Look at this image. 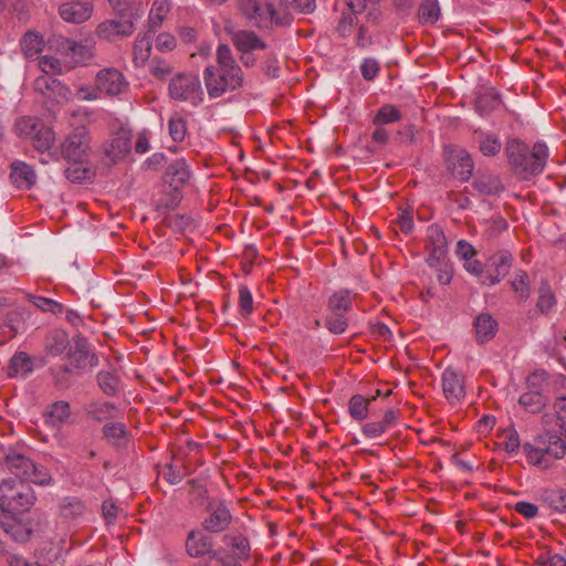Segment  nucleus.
Here are the masks:
<instances>
[{"mask_svg": "<svg viewBox=\"0 0 566 566\" xmlns=\"http://www.w3.org/2000/svg\"><path fill=\"white\" fill-rule=\"evenodd\" d=\"M387 430L381 421H371L363 426L361 433L368 439H376L386 433Z\"/></svg>", "mask_w": 566, "mask_h": 566, "instance_id": "57", "label": "nucleus"}, {"mask_svg": "<svg viewBox=\"0 0 566 566\" xmlns=\"http://www.w3.org/2000/svg\"><path fill=\"white\" fill-rule=\"evenodd\" d=\"M479 148L484 156H495L501 151L502 143L495 135L482 134Z\"/></svg>", "mask_w": 566, "mask_h": 566, "instance_id": "42", "label": "nucleus"}, {"mask_svg": "<svg viewBox=\"0 0 566 566\" xmlns=\"http://www.w3.org/2000/svg\"><path fill=\"white\" fill-rule=\"evenodd\" d=\"M502 446L510 454H515L520 449V437L515 430H507L503 433Z\"/></svg>", "mask_w": 566, "mask_h": 566, "instance_id": "54", "label": "nucleus"}, {"mask_svg": "<svg viewBox=\"0 0 566 566\" xmlns=\"http://www.w3.org/2000/svg\"><path fill=\"white\" fill-rule=\"evenodd\" d=\"M514 510L526 518H533L538 513V509L535 504L525 501L517 502Z\"/></svg>", "mask_w": 566, "mask_h": 566, "instance_id": "64", "label": "nucleus"}, {"mask_svg": "<svg viewBox=\"0 0 566 566\" xmlns=\"http://www.w3.org/2000/svg\"><path fill=\"white\" fill-rule=\"evenodd\" d=\"M71 416L70 405L66 401H57L51 405L48 412V421L53 426H60L69 420Z\"/></svg>", "mask_w": 566, "mask_h": 566, "instance_id": "39", "label": "nucleus"}, {"mask_svg": "<svg viewBox=\"0 0 566 566\" xmlns=\"http://www.w3.org/2000/svg\"><path fill=\"white\" fill-rule=\"evenodd\" d=\"M513 255L507 250H501L492 254L486 262V276H484L483 285H495L506 276L512 268Z\"/></svg>", "mask_w": 566, "mask_h": 566, "instance_id": "11", "label": "nucleus"}, {"mask_svg": "<svg viewBox=\"0 0 566 566\" xmlns=\"http://www.w3.org/2000/svg\"><path fill=\"white\" fill-rule=\"evenodd\" d=\"M231 521L232 514L226 503L212 500L207 505L201 526L210 533H221L229 527Z\"/></svg>", "mask_w": 566, "mask_h": 566, "instance_id": "9", "label": "nucleus"}, {"mask_svg": "<svg viewBox=\"0 0 566 566\" xmlns=\"http://www.w3.org/2000/svg\"><path fill=\"white\" fill-rule=\"evenodd\" d=\"M546 381L547 377L544 371H534L526 379L528 390H541L542 392L546 386Z\"/></svg>", "mask_w": 566, "mask_h": 566, "instance_id": "58", "label": "nucleus"}, {"mask_svg": "<svg viewBox=\"0 0 566 566\" xmlns=\"http://www.w3.org/2000/svg\"><path fill=\"white\" fill-rule=\"evenodd\" d=\"M371 400H375V397L367 399L361 395H354L348 401V412L352 419L359 422L366 420Z\"/></svg>", "mask_w": 566, "mask_h": 566, "instance_id": "26", "label": "nucleus"}, {"mask_svg": "<svg viewBox=\"0 0 566 566\" xmlns=\"http://www.w3.org/2000/svg\"><path fill=\"white\" fill-rule=\"evenodd\" d=\"M154 35V30L138 33L133 48L134 62L136 66H144L149 60Z\"/></svg>", "mask_w": 566, "mask_h": 566, "instance_id": "20", "label": "nucleus"}, {"mask_svg": "<svg viewBox=\"0 0 566 566\" xmlns=\"http://www.w3.org/2000/svg\"><path fill=\"white\" fill-rule=\"evenodd\" d=\"M349 9L348 12H343V15L337 24V31L342 36H348L352 34L354 27L357 24V14Z\"/></svg>", "mask_w": 566, "mask_h": 566, "instance_id": "49", "label": "nucleus"}, {"mask_svg": "<svg viewBox=\"0 0 566 566\" xmlns=\"http://www.w3.org/2000/svg\"><path fill=\"white\" fill-rule=\"evenodd\" d=\"M44 40L35 32H28L21 40V49L27 59H33L42 52Z\"/></svg>", "mask_w": 566, "mask_h": 566, "instance_id": "31", "label": "nucleus"}, {"mask_svg": "<svg viewBox=\"0 0 566 566\" xmlns=\"http://www.w3.org/2000/svg\"><path fill=\"white\" fill-rule=\"evenodd\" d=\"M232 41L235 48L242 52H250L264 46L261 40L251 31L235 32Z\"/></svg>", "mask_w": 566, "mask_h": 566, "instance_id": "27", "label": "nucleus"}, {"mask_svg": "<svg viewBox=\"0 0 566 566\" xmlns=\"http://www.w3.org/2000/svg\"><path fill=\"white\" fill-rule=\"evenodd\" d=\"M556 300L547 284H542L538 290L537 307L542 313H548L555 305Z\"/></svg>", "mask_w": 566, "mask_h": 566, "instance_id": "47", "label": "nucleus"}, {"mask_svg": "<svg viewBox=\"0 0 566 566\" xmlns=\"http://www.w3.org/2000/svg\"><path fill=\"white\" fill-rule=\"evenodd\" d=\"M463 262L465 271L478 277L479 282L483 284L484 276H486V266L484 268L482 263L475 259V256L470 258Z\"/></svg>", "mask_w": 566, "mask_h": 566, "instance_id": "53", "label": "nucleus"}, {"mask_svg": "<svg viewBox=\"0 0 566 566\" xmlns=\"http://www.w3.org/2000/svg\"><path fill=\"white\" fill-rule=\"evenodd\" d=\"M105 437L114 444L120 446L126 441V428L123 423H108L104 427Z\"/></svg>", "mask_w": 566, "mask_h": 566, "instance_id": "45", "label": "nucleus"}, {"mask_svg": "<svg viewBox=\"0 0 566 566\" xmlns=\"http://www.w3.org/2000/svg\"><path fill=\"white\" fill-rule=\"evenodd\" d=\"M86 512L85 504L77 497H66L60 504L61 523H71L80 520Z\"/></svg>", "mask_w": 566, "mask_h": 566, "instance_id": "23", "label": "nucleus"}, {"mask_svg": "<svg viewBox=\"0 0 566 566\" xmlns=\"http://www.w3.org/2000/svg\"><path fill=\"white\" fill-rule=\"evenodd\" d=\"M474 187L485 195H496L503 190L500 178L493 175L481 176L474 181Z\"/></svg>", "mask_w": 566, "mask_h": 566, "instance_id": "38", "label": "nucleus"}, {"mask_svg": "<svg viewBox=\"0 0 566 566\" xmlns=\"http://www.w3.org/2000/svg\"><path fill=\"white\" fill-rule=\"evenodd\" d=\"M446 156L451 174L461 181L469 180L474 168L471 155L465 149L448 147Z\"/></svg>", "mask_w": 566, "mask_h": 566, "instance_id": "12", "label": "nucleus"}, {"mask_svg": "<svg viewBox=\"0 0 566 566\" xmlns=\"http://www.w3.org/2000/svg\"><path fill=\"white\" fill-rule=\"evenodd\" d=\"M4 461L8 470L20 479L8 478L0 482V524L11 533L36 500L33 489L25 482L46 485L51 482V474L43 465L35 464L15 450L4 452Z\"/></svg>", "mask_w": 566, "mask_h": 566, "instance_id": "1", "label": "nucleus"}, {"mask_svg": "<svg viewBox=\"0 0 566 566\" xmlns=\"http://www.w3.org/2000/svg\"><path fill=\"white\" fill-rule=\"evenodd\" d=\"M476 342L480 344L491 340L497 332V322L488 313H481L474 321Z\"/></svg>", "mask_w": 566, "mask_h": 566, "instance_id": "22", "label": "nucleus"}, {"mask_svg": "<svg viewBox=\"0 0 566 566\" xmlns=\"http://www.w3.org/2000/svg\"><path fill=\"white\" fill-rule=\"evenodd\" d=\"M428 258L427 262L430 266H436L444 261L447 255V239L442 229L432 224L428 228Z\"/></svg>", "mask_w": 566, "mask_h": 566, "instance_id": "14", "label": "nucleus"}, {"mask_svg": "<svg viewBox=\"0 0 566 566\" xmlns=\"http://www.w3.org/2000/svg\"><path fill=\"white\" fill-rule=\"evenodd\" d=\"M441 11L438 0H423L418 9V18L422 24H434Z\"/></svg>", "mask_w": 566, "mask_h": 566, "instance_id": "32", "label": "nucleus"}, {"mask_svg": "<svg viewBox=\"0 0 566 566\" xmlns=\"http://www.w3.org/2000/svg\"><path fill=\"white\" fill-rule=\"evenodd\" d=\"M75 96L80 101H96L101 97V93L97 90V85H82L77 88Z\"/></svg>", "mask_w": 566, "mask_h": 566, "instance_id": "59", "label": "nucleus"}, {"mask_svg": "<svg viewBox=\"0 0 566 566\" xmlns=\"http://www.w3.org/2000/svg\"><path fill=\"white\" fill-rule=\"evenodd\" d=\"M93 13V3L90 0H75L62 3L59 8V14L67 23H83L87 21Z\"/></svg>", "mask_w": 566, "mask_h": 566, "instance_id": "15", "label": "nucleus"}, {"mask_svg": "<svg viewBox=\"0 0 566 566\" xmlns=\"http://www.w3.org/2000/svg\"><path fill=\"white\" fill-rule=\"evenodd\" d=\"M348 8L354 12H367V18L371 21L379 19L380 12L378 11L379 0H345Z\"/></svg>", "mask_w": 566, "mask_h": 566, "instance_id": "35", "label": "nucleus"}, {"mask_svg": "<svg viewBox=\"0 0 566 566\" xmlns=\"http://www.w3.org/2000/svg\"><path fill=\"white\" fill-rule=\"evenodd\" d=\"M500 105V99L495 94L480 95L475 101V109L481 116L489 115Z\"/></svg>", "mask_w": 566, "mask_h": 566, "instance_id": "43", "label": "nucleus"}, {"mask_svg": "<svg viewBox=\"0 0 566 566\" xmlns=\"http://www.w3.org/2000/svg\"><path fill=\"white\" fill-rule=\"evenodd\" d=\"M10 178L20 189H30L36 181L33 168L23 161H14L11 165Z\"/></svg>", "mask_w": 566, "mask_h": 566, "instance_id": "19", "label": "nucleus"}, {"mask_svg": "<svg viewBox=\"0 0 566 566\" xmlns=\"http://www.w3.org/2000/svg\"><path fill=\"white\" fill-rule=\"evenodd\" d=\"M95 43L93 39L80 42L67 41V52L76 63H86L94 56Z\"/></svg>", "mask_w": 566, "mask_h": 566, "instance_id": "24", "label": "nucleus"}, {"mask_svg": "<svg viewBox=\"0 0 566 566\" xmlns=\"http://www.w3.org/2000/svg\"><path fill=\"white\" fill-rule=\"evenodd\" d=\"M511 286L514 292L520 296L521 300H526L530 296V283L528 275L524 271H517L514 273V277L511 281Z\"/></svg>", "mask_w": 566, "mask_h": 566, "instance_id": "44", "label": "nucleus"}, {"mask_svg": "<svg viewBox=\"0 0 566 566\" xmlns=\"http://www.w3.org/2000/svg\"><path fill=\"white\" fill-rule=\"evenodd\" d=\"M169 94L176 101L196 106L202 101L203 91L198 76L180 74L171 80Z\"/></svg>", "mask_w": 566, "mask_h": 566, "instance_id": "8", "label": "nucleus"}, {"mask_svg": "<svg viewBox=\"0 0 566 566\" xmlns=\"http://www.w3.org/2000/svg\"><path fill=\"white\" fill-rule=\"evenodd\" d=\"M205 528H193L191 530L186 538V552L190 557L200 558V557H210L213 558L214 543L212 537L207 533Z\"/></svg>", "mask_w": 566, "mask_h": 566, "instance_id": "10", "label": "nucleus"}, {"mask_svg": "<svg viewBox=\"0 0 566 566\" xmlns=\"http://www.w3.org/2000/svg\"><path fill=\"white\" fill-rule=\"evenodd\" d=\"M401 116V112L398 107L391 104H385L376 112L373 118V124L375 126L394 124L399 122Z\"/></svg>", "mask_w": 566, "mask_h": 566, "instance_id": "33", "label": "nucleus"}, {"mask_svg": "<svg viewBox=\"0 0 566 566\" xmlns=\"http://www.w3.org/2000/svg\"><path fill=\"white\" fill-rule=\"evenodd\" d=\"M218 70L207 67L205 82L208 93L212 97H219L227 91H233L242 85V71L234 62L228 45L221 44L217 50Z\"/></svg>", "mask_w": 566, "mask_h": 566, "instance_id": "2", "label": "nucleus"}, {"mask_svg": "<svg viewBox=\"0 0 566 566\" xmlns=\"http://www.w3.org/2000/svg\"><path fill=\"white\" fill-rule=\"evenodd\" d=\"M109 129L114 137L105 146V156L112 161L123 160L132 150V130L127 123L119 118H114L109 123Z\"/></svg>", "mask_w": 566, "mask_h": 566, "instance_id": "7", "label": "nucleus"}, {"mask_svg": "<svg viewBox=\"0 0 566 566\" xmlns=\"http://www.w3.org/2000/svg\"><path fill=\"white\" fill-rule=\"evenodd\" d=\"M523 451L531 465L549 470L556 460L566 455V441L557 433L547 432L525 443Z\"/></svg>", "mask_w": 566, "mask_h": 566, "instance_id": "4", "label": "nucleus"}, {"mask_svg": "<svg viewBox=\"0 0 566 566\" xmlns=\"http://www.w3.org/2000/svg\"><path fill=\"white\" fill-rule=\"evenodd\" d=\"M31 139L36 150L45 151L52 147L55 140V134L50 127L41 124Z\"/></svg>", "mask_w": 566, "mask_h": 566, "instance_id": "36", "label": "nucleus"}, {"mask_svg": "<svg viewBox=\"0 0 566 566\" xmlns=\"http://www.w3.org/2000/svg\"><path fill=\"white\" fill-rule=\"evenodd\" d=\"M150 73L158 78H165L171 73V67L164 60H154L150 63Z\"/></svg>", "mask_w": 566, "mask_h": 566, "instance_id": "62", "label": "nucleus"}, {"mask_svg": "<svg viewBox=\"0 0 566 566\" xmlns=\"http://www.w3.org/2000/svg\"><path fill=\"white\" fill-rule=\"evenodd\" d=\"M253 311L252 293L245 285L239 286V312L243 316H249Z\"/></svg>", "mask_w": 566, "mask_h": 566, "instance_id": "50", "label": "nucleus"}, {"mask_svg": "<svg viewBox=\"0 0 566 566\" xmlns=\"http://www.w3.org/2000/svg\"><path fill=\"white\" fill-rule=\"evenodd\" d=\"M39 67L46 75H59L63 73V65L61 61L51 55H43L39 57Z\"/></svg>", "mask_w": 566, "mask_h": 566, "instance_id": "46", "label": "nucleus"}, {"mask_svg": "<svg viewBox=\"0 0 566 566\" xmlns=\"http://www.w3.org/2000/svg\"><path fill=\"white\" fill-rule=\"evenodd\" d=\"M97 382L103 392L107 396H114L119 386L118 377L112 371H101L97 375Z\"/></svg>", "mask_w": 566, "mask_h": 566, "instance_id": "41", "label": "nucleus"}, {"mask_svg": "<svg viewBox=\"0 0 566 566\" xmlns=\"http://www.w3.org/2000/svg\"><path fill=\"white\" fill-rule=\"evenodd\" d=\"M32 303L43 312L60 314L63 311V305L54 300L44 296H32Z\"/></svg>", "mask_w": 566, "mask_h": 566, "instance_id": "51", "label": "nucleus"}, {"mask_svg": "<svg viewBox=\"0 0 566 566\" xmlns=\"http://www.w3.org/2000/svg\"><path fill=\"white\" fill-rule=\"evenodd\" d=\"M60 558H62V548L54 554L53 558L49 557L45 565H41L40 563H27L23 558L14 556L10 560V566H53Z\"/></svg>", "mask_w": 566, "mask_h": 566, "instance_id": "63", "label": "nucleus"}, {"mask_svg": "<svg viewBox=\"0 0 566 566\" xmlns=\"http://www.w3.org/2000/svg\"><path fill=\"white\" fill-rule=\"evenodd\" d=\"M33 370V363L28 354L20 352L15 354L8 368L9 377H25Z\"/></svg>", "mask_w": 566, "mask_h": 566, "instance_id": "25", "label": "nucleus"}, {"mask_svg": "<svg viewBox=\"0 0 566 566\" xmlns=\"http://www.w3.org/2000/svg\"><path fill=\"white\" fill-rule=\"evenodd\" d=\"M544 502L559 513H566V491L562 489H551L543 493Z\"/></svg>", "mask_w": 566, "mask_h": 566, "instance_id": "37", "label": "nucleus"}, {"mask_svg": "<svg viewBox=\"0 0 566 566\" xmlns=\"http://www.w3.org/2000/svg\"><path fill=\"white\" fill-rule=\"evenodd\" d=\"M170 11V2L169 0H154L149 15H148V23L150 29L156 31L158 29L167 14Z\"/></svg>", "mask_w": 566, "mask_h": 566, "instance_id": "30", "label": "nucleus"}, {"mask_svg": "<svg viewBox=\"0 0 566 566\" xmlns=\"http://www.w3.org/2000/svg\"><path fill=\"white\" fill-rule=\"evenodd\" d=\"M546 401L541 390H527L518 399L520 405L530 412H539L546 406Z\"/></svg>", "mask_w": 566, "mask_h": 566, "instance_id": "29", "label": "nucleus"}, {"mask_svg": "<svg viewBox=\"0 0 566 566\" xmlns=\"http://www.w3.org/2000/svg\"><path fill=\"white\" fill-rule=\"evenodd\" d=\"M169 134L175 142H182L186 137L187 125L181 117H171L168 123Z\"/></svg>", "mask_w": 566, "mask_h": 566, "instance_id": "52", "label": "nucleus"}, {"mask_svg": "<svg viewBox=\"0 0 566 566\" xmlns=\"http://www.w3.org/2000/svg\"><path fill=\"white\" fill-rule=\"evenodd\" d=\"M443 394L452 405L461 401L465 396L463 376L453 368L444 369L442 374Z\"/></svg>", "mask_w": 566, "mask_h": 566, "instance_id": "17", "label": "nucleus"}, {"mask_svg": "<svg viewBox=\"0 0 566 566\" xmlns=\"http://www.w3.org/2000/svg\"><path fill=\"white\" fill-rule=\"evenodd\" d=\"M97 35L105 40H113L118 35H129L133 33V23L129 21L108 20L97 27Z\"/></svg>", "mask_w": 566, "mask_h": 566, "instance_id": "21", "label": "nucleus"}, {"mask_svg": "<svg viewBox=\"0 0 566 566\" xmlns=\"http://www.w3.org/2000/svg\"><path fill=\"white\" fill-rule=\"evenodd\" d=\"M251 555L250 541L242 534H227L222 538V546L213 553L221 566H241Z\"/></svg>", "mask_w": 566, "mask_h": 566, "instance_id": "5", "label": "nucleus"}, {"mask_svg": "<svg viewBox=\"0 0 566 566\" xmlns=\"http://www.w3.org/2000/svg\"><path fill=\"white\" fill-rule=\"evenodd\" d=\"M240 10L251 24L262 28L275 20V11L270 3H259L254 0H241Z\"/></svg>", "mask_w": 566, "mask_h": 566, "instance_id": "13", "label": "nucleus"}, {"mask_svg": "<svg viewBox=\"0 0 566 566\" xmlns=\"http://www.w3.org/2000/svg\"><path fill=\"white\" fill-rule=\"evenodd\" d=\"M506 155L514 174L522 179H530L543 172L549 149L545 143L537 142L530 151L524 143L513 139L506 145Z\"/></svg>", "mask_w": 566, "mask_h": 566, "instance_id": "3", "label": "nucleus"}, {"mask_svg": "<svg viewBox=\"0 0 566 566\" xmlns=\"http://www.w3.org/2000/svg\"><path fill=\"white\" fill-rule=\"evenodd\" d=\"M325 326L333 334H343L346 331L348 323L345 314L332 313L326 317Z\"/></svg>", "mask_w": 566, "mask_h": 566, "instance_id": "48", "label": "nucleus"}, {"mask_svg": "<svg viewBox=\"0 0 566 566\" xmlns=\"http://www.w3.org/2000/svg\"><path fill=\"white\" fill-rule=\"evenodd\" d=\"M360 72L366 81H374L379 73V63L375 59H365L360 65Z\"/></svg>", "mask_w": 566, "mask_h": 566, "instance_id": "56", "label": "nucleus"}, {"mask_svg": "<svg viewBox=\"0 0 566 566\" xmlns=\"http://www.w3.org/2000/svg\"><path fill=\"white\" fill-rule=\"evenodd\" d=\"M101 95H118L126 87L124 75L115 69H105L97 73L95 78Z\"/></svg>", "mask_w": 566, "mask_h": 566, "instance_id": "16", "label": "nucleus"}, {"mask_svg": "<svg viewBox=\"0 0 566 566\" xmlns=\"http://www.w3.org/2000/svg\"><path fill=\"white\" fill-rule=\"evenodd\" d=\"M86 413L97 421H104L116 417V408L106 401H94L86 406Z\"/></svg>", "mask_w": 566, "mask_h": 566, "instance_id": "28", "label": "nucleus"}, {"mask_svg": "<svg viewBox=\"0 0 566 566\" xmlns=\"http://www.w3.org/2000/svg\"><path fill=\"white\" fill-rule=\"evenodd\" d=\"M353 298L348 290L335 292L328 300V308L332 313L345 314L352 310Z\"/></svg>", "mask_w": 566, "mask_h": 566, "instance_id": "34", "label": "nucleus"}, {"mask_svg": "<svg viewBox=\"0 0 566 566\" xmlns=\"http://www.w3.org/2000/svg\"><path fill=\"white\" fill-rule=\"evenodd\" d=\"M91 134L86 126L75 127L61 144V155L69 163L84 164L91 154Z\"/></svg>", "mask_w": 566, "mask_h": 566, "instance_id": "6", "label": "nucleus"}, {"mask_svg": "<svg viewBox=\"0 0 566 566\" xmlns=\"http://www.w3.org/2000/svg\"><path fill=\"white\" fill-rule=\"evenodd\" d=\"M52 92H50L51 97L56 101V103H67L72 98L71 90L62 84L59 80L52 83Z\"/></svg>", "mask_w": 566, "mask_h": 566, "instance_id": "55", "label": "nucleus"}, {"mask_svg": "<svg viewBox=\"0 0 566 566\" xmlns=\"http://www.w3.org/2000/svg\"><path fill=\"white\" fill-rule=\"evenodd\" d=\"M455 254L460 260L465 261L476 255L474 247L465 240H459L457 243Z\"/></svg>", "mask_w": 566, "mask_h": 566, "instance_id": "61", "label": "nucleus"}, {"mask_svg": "<svg viewBox=\"0 0 566 566\" xmlns=\"http://www.w3.org/2000/svg\"><path fill=\"white\" fill-rule=\"evenodd\" d=\"M41 124L42 123L34 117L23 116L15 122L14 129L19 136L31 139Z\"/></svg>", "mask_w": 566, "mask_h": 566, "instance_id": "40", "label": "nucleus"}, {"mask_svg": "<svg viewBox=\"0 0 566 566\" xmlns=\"http://www.w3.org/2000/svg\"><path fill=\"white\" fill-rule=\"evenodd\" d=\"M176 46V39L170 33H160L156 38V49L160 52H169Z\"/></svg>", "mask_w": 566, "mask_h": 566, "instance_id": "60", "label": "nucleus"}, {"mask_svg": "<svg viewBox=\"0 0 566 566\" xmlns=\"http://www.w3.org/2000/svg\"><path fill=\"white\" fill-rule=\"evenodd\" d=\"M191 178V170L187 161L181 158L171 163L165 174V182L175 191L186 186Z\"/></svg>", "mask_w": 566, "mask_h": 566, "instance_id": "18", "label": "nucleus"}]
</instances>
